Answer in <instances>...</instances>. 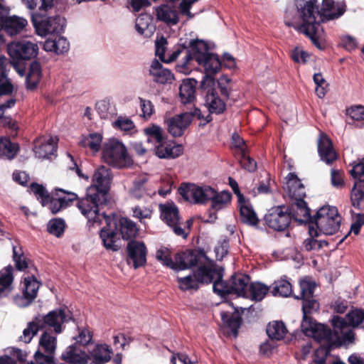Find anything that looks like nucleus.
<instances>
[{
  "label": "nucleus",
  "instance_id": "3",
  "mask_svg": "<svg viewBox=\"0 0 364 364\" xmlns=\"http://www.w3.org/2000/svg\"><path fill=\"white\" fill-rule=\"evenodd\" d=\"M202 264H199L198 269L194 270L198 282H200V284H208L213 282L214 293L225 300L230 296L247 297V287L250 279L248 275L235 273L227 282L223 279L224 276L223 267L215 268Z\"/></svg>",
  "mask_w": 364,
  "mask_h": 364
},
{
  "label": "nucleus",
  "instance_id": "14",
  "mask_svg": "<svg viewBox=\"0 0 364 364\" xmlns=\"http://www.w3.org/2000/svg\"><path fill=\"white\" fill-rule=\"evenodd\" d=\"M203 249H187L177 252L174 257V269L176 271L191 269L203 261L208 260Z\"/></svg>",
  "mask_w": 364,
  "mask_h": 364
},
{
  "label": "nucleus",
  "instance_id": "51",
  "mask_svg": "<svg viewBox=\"0 0 364 364\" xmlns=\"http://www.w3.org/2000/svg\"><path fill=\"white\" fill-rule=\"evenodd\" d=\"M65 228V222L60 218L51 219L47 224L48 232L57 237H60L63 235Z\"/></svg>",
  "mask_w": 364,
  "mask_h": 364
},
{
  "label": "nucleus",
  "instance_id": "60",
  "mask_svg": "<svg viewBox=\"0 0 364 364\" xmlns=\"http://www.w3.org/2000/svg\"><path fill=\"white\" fill-rule=\"evenodd\" d=\"M14 268L11 265H8L0 272V286L4 289L11 286L14 280Z\"/></svg>",
  "mask_w": 364,
  "mask_h": 364
},
{
  "label": "nucleus",
  "instance_id": "2",
  "mask_svg": "<svg viewBox=\"0 0 364 364\" xmlns=\"http://www.w3.org/2000/svg\"><path fill=\"white\" fill-rule=\"evenodd\" d=\"M111 182L110 169L105 166H100L93 174L92 184L87 188L85 197L77 202V208L87 219L89 229L95 224H101L100 206L109 201Z\"/></svg>",
  "mask_w": 364,
  "mask_h": 364
},
{
  "label": "nucleus",
  "instance_id": "26",
  "mask_svg": "<svg viewBox=\"0 0 364 364\" xmlns=\"http://www.w3.org/2000/svg\"><path fill=\"white\" fill-rule=\"evenodd\" d=\"M33 151L39 159H50L52 156H56L57 144L52 137L47 139H39L35 141Z\"/></svg>",
  "mask_w": 364,
  "mask_h": 364
},
{
  "label": "nucleus",
  "instance_id": "49",
  "mask_svg": "<svg viewBox=\"0 0 364 364\" xmlns=\"http://www.w3.org/2000/svg\"><path fill=\"white\" fill-rule=\"evenodd\" d=\"M178 282L179 283V287L184 291L191 289L198 290L200 284V282H198L194 271H193L192 274L186 277L178 278Z\"/></svg>",
  "mask_w": 364,
  "mask_h": 364
},
{
  "label": "nucleus",
  "instance_id": "15",
  "mask_svg": "<svg viewBox=\"0 0 364 364\" xmlns=\"http://www.w3.org/2000/svg\"><path fill=\"white\" fill-rule=\"evenodd\" d=\"M0 0V28L10 36L20 33L28 23L26 19L16 16H9L10 9Z\"/></svg>",
  "mask_w": 364,
  "mask_h": 364
},
{
  "label": "nucleus",
  "instance_id": "43",
  "mask_svg": "<svg viewBox=\"0 0 364 364\" xmlns=\"http://www.w3.org/2000/svg\"><path fill=\"white\" fill-rule=\"evenodd\" d=\"M148 143H154L158 145L164 141L163 129L157 124H152L144 129Z\"/></svg>",
  "mask_w": 364,
  "mask_h": 364
},
{
  "label": "nucleus",
  "instance_id": "7",
  "mask_svg": "<svg viewBox=\"0 0 364 364\" xmlns=\"http://www.w3.org/2000/svg\"><path fill=\"white\" fill-rule=\"evenodd\" d=\"M193 117L204 121L203 123L200 122V126H204L212 121V117L210 114L204 117L200 109L194 107L190 112H184L166 119L165 124L168 133L173 137L181 136L191 124Z\"/></svg>",
  "mask_w": 364,
  "mask_h": 364
},
{
  "label": "nucleus",
  "instance_id": "54",
  "mask_svg": "<svg viewBox=\"0 0 364 364\" xmlns=\"http://www.w3.org/2000/svg\"><path fill=\"white\" fill-rule=\"evenodd\" d=\"M13 260L17 270L24 271L28 268V264L21 247H13Z\"/></svg>",
  "mask_w": 364,
  "mask_h": 364
},
{
  "label": "nucleus",
  "instance_id": "18",
  "mask_svg": "<svg viewBox=\"0 0 364 364\" xmlns=\"http://www.w3.org/2000/svg\"><path fill=\"white\" fill-rule=\"evenodd\" d=\"M147 248L142 241L132 240L126 247V261L136 269L146 264Z\"/></svg>",
  "mask_w": 364,
  "mask_h": 364
},
{
  "label": "nucleus",
  "instance_id": "45",
  "mask_svg": "<svg viewBox=\"0 0 364 364\" xmlns=\"http://www.w3.org/2000/svg\"><path fill=\"white\" fill-rule=\"evenodd\" d=\"M39 348L45 353H55L57 347V338L50 333L44 331L39 339Z\"/></svg>",
  "mask_w": 364,
  "mask_h": 364
},
{
  "label": "nucleus",
  "instance_id": "23",
  "mask_svg": "<svg viewBox=\"0 0 364 364\" xmlns=\"http://www.w3.org/2000/svg\"><path fill=\"white\" fill-rule=\"evenodd\" d=\"M149 76L156 83L165 85L171 84L174 80L173 74L167 68L163 67L162 64L154 58L149 69Z\"/></svg>",
  "mask_w": 364,
  "mask_h": 364
},
{
  "label": "nucleus",
  "instance_id": "32",
  "mask_svg": "<svg viewBox=\"0 0 364 364\" xmlns=\"http://www.w3.org/2000/svg\"><path fill=\"white\" fill-rule=\"evenodd\" d=\"M156 14L159 21L168 26H174L179 21L178 11L168 4H162L156 9Z\"/></svg>",
  "mask_w": 364,
  "mask_h": 364
},
{
  "label": "nucleus",
  "instance_id": "5",
  "mask_svg": "<svg viewBox=\"0 0 364 364\" xmlns=\"http://www.w3.org/2000/svg\"><path fill=\"white\" fill-rule=\"evenodd\" d=\"M210 49L208 43L203 40H191L187 44L186 55L176 66L177 70L186 73V65L195 59L198 65L203 66L205 74L217 73L220 70V58L218 55L210 53Z\"/></svg>",
  "mask_w": 364,
  "mask_h": 364
},
{
  "label": "nucleus",
  "instance_id": "37",
  "mask_svg": "<svg viewBox=\"0 0 364 364\" xmlns=\"http://www.w3.org/2000/svg\"><path fill=\"white\" fill-rule=\"evenodd\" d=\"M232 146L235 148V154L237 155L240 163L242 164V161L247 162V164H245L244 168L249 171L250 164V155L245 149L244 140L240 138V136L236 133H234L232 136Z\"/></svg>",
  "mask_w": 364,
  "mask_h": 364
},
{
  "label": "nucleus",
  "instance_id": "64",
  "mask_svg": "<svg viewBox=\"0 0 364 364\" xmlns=\"http://www.w3.org/2000/svg\"><path fill=\"white\" fill-rule=\"evenodd\" d=\"M347 114L354 121L364 123V107L353 106L347 110Z\"/></svg>",
  "mask_w": 364,
  "mask_h": 364
},
{
  "label": "nucleus",
  "instance_id": "13",
  "mask_svg": "<svg viewBox=\"0 0 364 364\" xmlns=\"http://www.w3.org/2000/svg\"><path fill=\"white\" fill-rule=\"evenodd\" d=\"M214 188L210 186H199L193 183H182L178 192L183 198L194 204H204L213 196Z\"/></svg>",
  "mask_w": 364,
  "mask_h": 364
},
{
  "label": "nucleus",
  "instance_id": "17",
  "mask_svg": "<svg viewBox=\"0 0 364 364\" xmlns=\"http://www.w3.org/2000/svg\"><path fill=\"white\" fill-rule=\"evenodd\" d=\"M228 304L233 309L232 312L226 311H221L220 318L223 323V326L225 328L229 330V334H232L234 338H237L238 336L239 328L241 327L243 319L242 314L245 310L250 311V306L247 308L235 306L233 303L231 301H224Z\"/></svg>",
  "mask_w": 364,
  "mask_h": 364
},
{
  "label": "nucleus",
  "instance_id": "4",
  "mask_svg": "<svg viewBox=\"0 0 364 364\" xmlns=\"http://www.w3.org/2000/svg\"><path fill=\"white\" fill-rule=\"evenodd\" d=\"M105 221V225L100 230V237L106 250L117 252L120 250L122 245L119 235L126 241L136 240L139 229L137 225L127 217H120L115 213L110 215L105 213L100 214L101 222Z\"/></svg>",
  "mask_w": 364,
  "mask_h": 364
},
{
  "label": "nucleus",
  "instance_id": "47",
  "mask_svg": "<svg viewBox=\"0 0 364 364\" xmlns=\"http://www.w3.org/2000/svg\"><path fill=\"white\" fill-rule=\"evenodd\" d=\"M38 324V321L36 320V317H34L32 321L28 323L27 327L23 331V334L18 338V341L24 343H29L33 336H36L40 330H42Z\"/></svg>",
  "mask_w": 364,
  "mask_h": 364
},
{
  "label": "nucleus",
  "instance_id": "6",
  "mask_svg": "<svg viewBox=\"0 0 364 364\" xmlns=\"http://www.w3.org/2000/svg\"><path fill=\"white\" fill-rule=\"evenodd\" d=\"M102 159L105 163L117 168L131 167L134 164L126 146L116 139H110L104 143Z\"/></svg>",
  "mask_w": 364,
  "mask_h": 364
},
{
  "label": "nucleus",
  "instance_id": "40",
  "mask_svg": "<svg viewBox=\"0 0 364 364\" xmlns=\"http://www.w3.org/2000/svg\"><path fill=\"white\" fill-rule=\"evenodd\" d=\"M287 332V328L282 321H274L270 322L267 328V333L272 340H282Z\"/></svg>",
  "mask_w": 364,
  "mask_h": 364
},
{
  "label": "nucleus",
  "instance_id": "61",
  "mask_svg": "<svg viewBox=\"0 0 364 364\" xmlns=\"http://www.w3.org/2000/svg\"><path fill=\"white\" fill-rule=\"evenodd\" d=\"M113 127L121 131L128 132L132 130L135 127V125L133 121L129 118L119 116L114 122Z\"/></svg>",
  "mask_w": 364,
  "mask_h": 364
},
{
  "label": "nucleus",
  "instance_id": "8",
  "mask_svg": "<svg viewBox=\"0 0 364 364\" xmlns=\"http://www.w3.org/2000/svg\"><path fill=\"white\" fill-rule=\"evenodd\" d=\"M31 22L36 30V33L42 37L48 34H60L66 26V18L55 15L54 16H48L46 14L40 13H33L31 14Z\"/></svg>",
  "mask_w": 364,
  "mask_h": 364
},
{
  "label": "nucleus",
  "instance_id": "11",
  "mask_svg": "<svg viewBox=\"0 0 364 364\" xmlns=\"http://www.w3.org/2000/svg\"><path fill=\"white\" fill-rule=\"evenodd\" d=\"M35 317L36 320L38 321V326L42 330L47 326L51 327L53 328L56 334H60L64 331L63 323L70 321H75L71 312L68 310L67 311L66 308H56L46 315L38 314Z\"/></svg>",
  "mask_w": 364,
  "mask_h": 364
},
{
  "label": "nucleus",
  "instance_id": "46",
  "mask_svg": "<svg viewBox=\"0 0 364 364\" xmlns=\"http://www.w3.org/2000/svg\"><path fill=\"white\" fill-rule=\"evenodd\" d=\"M302 311H303V320L311 321H314L313 318L310 316V314L316 311L319 309L318 302L314 299V296L311 298H306L302 299Z\"/></svg>",
  "mask_w": 364,
  "mask_h": 364
},
{
  "label": "nucleus",
  "instance_id": "41",
  "mask_svg": "<svg viewBox=\"0 0 364 364\" xmlns=\"http://www.w3.org/2000/svg\"><path fill=\"white\" fill-rule=\"evenodd\" d=\"M232 194L228 191H223L218 193L215 189L213 196L211 198V209L213 210H220L230 202Z\"/></svg>",
  "mask_w": 364,
  "mask_h": 364
},
{
  "label": "nucleus",
  "instance_id": "30",
  "mask_svg": "<svg viewBox=\"0 0 364 364\" xmlns=\"http://www.w3.org/2000/svg\"><path fill=\"white\" fill-rule=\"evenodd\" d=\"M112 350L105 343L97 344L90 352V360L93 364H105L111 359Z\"/></svg>",
  "mask_w": 364,
  "mask_h": 364
},
{
  "label": "nucleus",
  "instance_id": "48",
  "mask_svg": "<svg viewBox=\"0 0 364 364\" xmlns=\"http://www.w3.org/2000/svg\"><path fill=\"white\" fill-rule=\"evenodd\" d=\"M292 292L291 283L286 278H281L274 284L273 293L283 297L289 296Z\"/></svg>",
  "mask_w": 364,
  "mask_h": 364
},
{
  "label": "nucleus",
  "instance_id": "21",
  "mask_svg": "<svg viewBox=\"0 0 364 364\" xmlns=\"http://www.w3.org/2000/svg\"><path fill=\"white\" fill-rule=\"evenodd\" d=\"M332 325L334 328L343 330L347 326L353 328H364V311L360 309H353L349 311L346 318L334 316L332 318Z\"/></svg>",
  "mask_w": 364,
  "mask_h": 364
},
{
  "label": "nucleus",
  "instance_id": "9",
  "mask_svg": "<svg viewBox=\"0 0 364 364\" xmlns=\"http://www.w3.org/2000/svg\"><path fill=\"white\" fill-rule=\"evenodd\" d=\"M215 87V80L213 75L205 74L200 85L205 105L210 114H220L225 110L226 105L218 96Z\"/></svg>",
  "mask_w": 364,
  "mask_h": 364
},
{
  "label": "nucleus",
  "instance_id": "38",
  "mask_svg": "<svg viewBox=\"0 0 364 364\" xmlns=\"http://www.w3.org/2000/svg\"><path fill=\"white\" fill-rule=\"evenodd\" d=\"M103 136L97 132L90 133L87 136H82L79 144L84 148L88 147L96 153L101 149Z\"/></svg>",
  "mask_w": 364,
  "mask_h": 364
},
{
  "label": "nucleus",
  "instance_id": "29",
  "mask_svg": "<svg viewBox=\"0 0 364 364\" xmlns=\"http://www.w3.org/2000/svg\"><path fill=\"white\" fill-rule=\"evenodd\" d=\"M198 82L194 78H188L182 81L179 87V97L183 104L192 102L196 98Z\"/></svg>",
  "mask_w": 364,
  "mask_h": 364
},
{
  "label": "nucleus",
  "instance_id": "28",
  "mask_svg": "<svg viewBox=\"0 0 364 364\" xmlns=\"http://www.w3.org/2000/svg\"><path fill=\"white\" fill-rule=\"evenodd\" d=\"M318 151L321 159L328 164H331L337 159L330 139L326 135H321L318 142Z\"/></svg>",
  "mask_w": 364,
  "mask_h": 364
},
{
  "label": "nucleus",
  "instance_id": "19",
  "mask_svg": "<svg viewBox=\"0 0 364 364\" xmlns=\"http://www.w3.org/2000/svg\"><path fill=\"white\" fill-rule=\"evenodd\" d=\"M264 219L270 228L277 231H284L289 227L291 215L286 207L277 206L272 208Z\"/></svg>",
  "mask_w": 364,
  "mask_h": 364
},
{
  "label": "nucleus",
  "instance_id": "34",
  "mask_svg": "<svg viewBox=\"0 0 364 364\" xmlns=\"http://www.w3.org/2000/svg\"><path fill=\"white\" fill-rule=\"evenodd\" d=\"M153 18L148 14H141L136 19L135 28L139 34L144 37H150L155 30L152 24Z\"/></svg>",
  "mask_w": 364,
  "mask_h": 364
},
{
  "label": "nucleus",
  "instance_id": "56",
  "mask_svg": "<svg viewBox=\"0 0 364 364\" xmlns=\"http://www.w3.org/2000/svg\"><path fill=\"white\" fill-rule=\"evenodd\" d=\"M79 333L77 336L73 337L75 341L74 344H76L80 347L85 348L92 341V333L86 328L77 327Z\"/></svg>",
  "mask_w": 364,
  "mask_h": 364
},
{
  "label": "nucleus",
  "instance_id": "58",
  "mask_svg": "<svg viewBox=\"0 0 364 364\" xmlns=\"http://www.w3.org/2000/svg\"><path fill=\"white\" fill-rule=\"evenodd\" d=\"M331 184L336 189L341 190L345 188V175L341 170L332 168L331 171Z\"/></svg>",
  "mask_w": 364,
  "mask_h": 364
},
{
  "label": "nucleus",
  "instance_id": "63",
  "mask_svg": "<svg viewBox=\"0 0 364 364\" xmlns=\"http://www.w3.org/2000/svg\"><path fill=\"white\" fill-rule=\"evenodd\" d=\"M54 355L55 353H46L45 354L38 349L34 354V358L37 364H54Z\"/></svg>",
  "mask_w": 364,
  "mask_h": 364
},
{
  "label": "nucleus",
  "instance_id": "25",
  "mask_svg": "<svg viewBox=\"0 0 364 364\" xmlns=\"http://www.w3.org/2000/svg\"><path fill=\"white\" fill-rule=\"evenodd\" d=\"M333 348V346L321 345L314 352L313 363L314 364H346L338 355L331 353Z\"/></svg>",
  "mask_w": 364,
  "mask_h": 364
},
{
  "label": "nucleus",
  "instance_id": "59",
  "mask_svg": "<svg viewBox=\"0 0 364 364\" xmlns=\"http://www.w3.org/2000/svg\"><path fill=\"white\" fill-rule=\"evenodd\" d=\"M55 196L60 198L65 208H67L70 203L77 199V195L73 192L65 191L63 188H55Z\"/></svg>",
  "mask_w": 364,
  "mask_h": 364
},
{
  "label": "nucleus",
  "instance_id": "36",
  "mask_svg": "<svg viewBox=\"0 0 364 364\" xmlns=\"http://www.w3.org/2000/svg\"><path fill=\"white\" fill-rule=\"evenodd\" d=\"M161 218L168 225L178 224L180 220L178 208L173 203L161 205Z\"/></svg>",
  "mask_w": 364,
  "mask_h": 364
},
{
  "label": "nucleus",
  "instance_id": "1",
  "mask_svg": "<svg viewBox=\"0 0 364 364\" xmlns=\"http://www.w3.org/2000/svg\"><path fill=\"white\" fill-rule=\"evenodd\" d=\"M313 0H296V7L302 22L296 25V29L301 33L308 36L313 44L319 49L323 46L321 44L323 30L321 22L340 17L345 11V5L343 3H335L333 0H323L322 13L317 11Z\"/></svg>",
  "mask_w": 364,
  "mask_h": 364
},
{
  "label": "nucleus",
  "instance_id": "42",
  "mask_svg": "<svg viewBox=\"0 0 364 364\" xmlns=\"http://www.w3.org/2000/svg\"><path fill=\"white\" fill-rule=\"evenodd\" d=\"M269 193H271L270 176L267 171H262L259 175L258 183H255V188L252 190V195L256 196Z\"/></svg>",
  "mask_w": 364,
  "mask_h": 364
},
{
  "label": "nucleus",
  "instance_id": "44",
  "mask_svg": "<svg viewBox=\"0 0 364 364\" xmlns=\"http://www.w3.org/2000/svg\"><path fill=\"white\" fill-rule=\"evenodd\" d=\"M309 233L310 235V237L304 240L303 242V245L306 250H316L321 249L323 245H327L325 241L323 240H317L314 239V237L318 235V230L314 228L313 225H309Z\"/></svg>",
  "mask_w": 364,
  "mask_h": 364
},
{
  "label": "nucleus",
  "instance_id": "62",
  "mask_svg": "<svg viewBox=\"0 0 364 364\" xmlns=\"http://www.w3.org/2000/svg\"><path fill=\"white\" fill-rule=\"evenodd\" d=\"M349 173L354 179L364 182V158L358 163H353Z\"/></svg>",
  "mask_w": 364,
  "mask_h": 364
},
{
  "label": "nucleus",
  "instance_id": "57",
  "mask_svg": "<svg viewBox=\"0 0 364 364\" xmlns=\"http://www.w3.org/2000/svg\"><path fill=\"white\" fill-rule=\"evenodd\" d=\"M156 258L164 266L174 269V261L172 259L169 250L167 247H161L157 250Z\"/></svg>",
  "mask_w": 364,
  "mask_h": 364
},
{
  "label": "nucleus",
  "instance_id": "24",
  "mask_svg": "<svg viewBox=\"0 0 364 364\" xmlns=\"http://www.w3.org/2000/svg\"><path fill=\"white\" fill-rule=\"evenodd\" d=\"M61 359L71 364H87L90 355L82 349V347L73 343L61 354Z\"/></svg>",
  "mask_w": 364,
  "mask_h": 364
},
{
  "label": "nucleus",
  "instance_id": "22",
  "mask_svg": "<svg viewBox=\"0 0 364 364\" xmlns=\"http://www.w3.org/2000/svg\"><path fill=\"white\" fill-rule=\"evenodd\" d=\"M284 189L287 196L298 200L306 196L305 187L294 173H289L285 178Z\"/></svg>",
  "mask_w": 364,
  "mask_h": 364
},
{
  "label": "nucleus",
  "instance_id": "27",
  "mask_svg": "<svg viewBox=\"0 0 364 364\" xmlns=\"http://www.w3.org/2000/svg\"><path fill=\"white\" fill-rule=\"evenodd\" d=\"M154 154L159 159H176L183 154V147L180 144L172 145L164 141L155 146Z\"/></svg>",
  "mask_w": 364,
  "mask_h": 364
},
{
  "label": "nucleus",
  "instance_id": "33",
  "mask_svg": "<svg viewBox=\"0 0 364 364\" xmlns=\"http://www.w3.org/2000/svg\"><path fill=\"white\" fill-rule=\"evenodd\" d=\"M28 73L26 77V85L28 90H34L41 77L42 69L40 63L36 58L29 61Z\"/></svg>",
  "mask_w": 364,
  "mask_h": 364
},
{
  "label": "nucleus",
  "instance_id": "39",
  "mask_svg": "<svg viewBox=\"0 0 364 364\" xmlns=\"http://www.w3.org/2000/svg\"><path fill=\"white\" fill-rule=\"evenodd\" d=\"M353 206L358 210L364 208V182L358 181L355 183L350 193Z\"/></svg>",
  "mask_w": 364,
  "mask_h": 364
},
{
  "label": "nucleus",
  "instance_id": "31",
  "mask_svg": "<svg viewBox=\"0 0 364 364\" xmlns=\"http://www.w3.org/2000/svg\"><path fill=\"white\" fill-rule=\"evenodd\" d=\"M292 215L295 220L301 223H312L314 218L311 217L310 210L304 199L295 200L292 203Z\"/></svg>",
  "mask_w": 364,
  "mask_h": 364
},
{
  "label": "nucleus",
  "instance_id": "12",
  "mask_svg": "<svg viewBox=\"0 0 364 364\" xmlns=\"http://www.w3.org/2000/svg\"><path fill=\"white\" fill-rule=\"evenodd\" d=\"M38 51V43L28 40L17 41L7 45L9 55L17 63H25L36 58Z\"/></svg>",
  "mask_w": 364,
  "mask_h": 364
},
{
  "label": "nucleus",
  "instance_id": "53",
  "mask_svg": "<svg viewBox=\"0 0 364 364\" xmlns=\"http://www.w3.org/2000/svg\"><path fill=\"white\" fill-rule=\"evenodd\" d=\"M0 124L8 129L11 136L16 137L18 136L19 126L17 121L11 116L2 114V118L0 119Z\"/></svg>",
  "mask_w": 364,
  "mask_h": 364
},
{
  "label": "nucleus",
  "instance_id": "20",
  "mask_svg": "<svg viewBox=\"0 0 364 364\" xmlns=\"http://www.w3.org/2000/svg\"><path fill=\"white\" fill-rule=\"evenodd\" d=\"M22 296L15 297L16 304L20 307L29 306L36 298L41 283L34 274L24 277Z\"/></svg>",
  "mask_w": 364,
  "mask_h": 364
},
{
  "label": "nucleus",
  "instance_id": "10",
  "mask_svg": "<svg viewBox=\"0 0 364 364\" xmlns=\"http://www.w3.org/2000/svg\"><path fill=\"white\" fill-rule=\"evenodd\" d=\"M341 217L334 206H323L316 213L313 223L318 232L333 235L340 228Z\"/></svg>",
  "mask_w": 364,
  "mask_h": 364
},
{
  "label": "nucleus",
  "instance_id": "52",
  "mask_svg": "<svg viewBox=\"0 0 364 364\" xmlns=\"http://www.w3.org/2000/svg\"><path fill=\"white\" fill-rule=\"evenodd\" d=\"M30 189L43 206H46L48 203L50 194L43 185L32 183Z\"/></svg>",
  "mask_w": 364,
  "mask_h": 364
},
{
  "label": "nucleus",
  "instance_id": "55",
  "mask_svg": "<svg viewBox=\"0 0 364 364\" xmlns=\"http://www.w3.org/2000/svg\"><path fill=\"white\" fill-rule=\"evenodd\" d=\"M269 291V287L263 283L252 282V301H262Z\"/></svg>",
  "mask_w": 364,
  "mask_h": 364
},
{
  "label": "nucleus",
  "instance_id": "16",
  "mask_svg": "<svg viewBox=\"0 0 364 364\" xmlns=\"http://www.w3.org/2000/svg\"><path fill=\"white\" fill-rule=\"evenodd\" d=\"M302 332L316 341L323 343L322 345L333 346L331 330L323 324L318 323L315 320L311 321H302L301 324Z\"/></svg>",
  "mask_w": 364,
  "mask_h": 364
},
{
  "label": "nucleus",
  "instance_id": "50",
  "mask_svg": "<svg viewBox=\"0 0 364 364\" xmlns=\"http://www.w3.org/2000/svg\"><path fill=\"white\" fill-rule=\"evenodd\" d=\"M301 289L300 296H296V299H302L311 298L314 296V292L316 288V283L309 278L302 279L299 282Z\"/></svg>",
  "mask_w": 364,
  "mask_h": 364
},
{
  "label": "nucleus",
  "instance_id": "35",
  "mask_svg": "<svg viewBox=\"0 0 364 364\" xmlns=\"http://www.w3.org/2000/svg\"><path fill=\"white\" fill-rule=\"evenodd\" d=\"M19 149L18 144L11 142L9 137H0V159L5 160L14 159Z\"/></svg>",
  "mask_w": 364,
  "mask_h": 364
}]
</instances>
